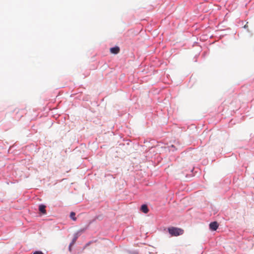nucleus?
<instances>
[{"label": "nucleus", "instance_id": "4", "mask_svg": "<svg viewBox=\"0 0 254 254\" xmlns=\"http://www.w3.org/2000/svg\"><path fill=\"white\" fill-rule=\"evenodd\" d=\"M39 211L43 214H45L46 213V206L44 205H40L39 207Z\"/></svg>", "mask_w": 254, "mask_h": 254}, {"label": "nucleus", "instance_id": "3", "mask_svg": "<svg viewBox=\"0 0 254 254\" xmlns=\"http://www.w3.org/2000/svg\"><path fill=\"white\" fill-rule=\"evenodd\" d=\"M218 227V224L217 222H213L210 223L209 228L212 231L216 230Z\"/></svg>", "mask_w": 254, "mask_h": 254}, {"label": "nucleus", "instance_id": "6", "mask_svg": "<svg viewBox=\"0 0 254 254\" xmlns=\"http://www.w3.org/2000/svg\"><path fill=\"white\" fill-rule=\"evenodd\" d=\"M70 217L73 221H75L76 220V218L75 217V213L73 212H71L70 214Z\"/></svg>", "mask_w": 254, "mask_h": 254}, {"label": "nucleus", "instance_id": "2", "mask_svg": "<svg viewBox=\"0 0 254 254\" xmlns=\"http://www.w3.org/2000/svg\"><path fill=\"white\" fill-rule=\"evenodd\" d=\"M110 51L112 54H117L120 52V49L118 46H116L113 48H111Z\"/></svg>", "mask_w": 254, "mask_h": 254}, {"label": "nucleus", "instance_id": "1", "mask_svg": "<svg viewBox=\"0 0 254 254\" xmlns=\"http://www.w3.org/2000/svg\"><path fill=\"white\" fill-rule=\"evenodd\" d=\"M168 232L171 236H178L184 233L183 229L174 227L168 228Z\"/></svg>", "mask_w": 254, "mask_h": 254}, {"label": "nucleus", "instance_id": "5", "mask_svg": "<svg viewBox=\"0 0 254 254\" xmlns=\"http://www.w3.org/2000/svg\"><path fill=\"white\" fill-rule=\"evenodd\" d=\"M141 210L144 213H147L149 211L147 206L145 204H143L141 206Z\"/></svg>", "mask_w": 254, "mask_h": 254}, {"label": "nucleus", "instance_id": "7", "mask_svg": "<svg viewBox=\"0 0 254 254\" xmlns=\"http://www.w3.org/2000/svg\"><path fill=\"white\" fill-rule=\"evenodd\" d=\"M74 243V241H73L71 244H70V245L69 246L68 249L70 252L71 251V247H72V245H73Z\"/></svg>", "mask_w": 254, "mask_h": 254}, {"label": "nucleus", "instance_id": "9", "mask_svg": "<svg viewBox=\"0 0 254 254\" xmlns=\"http://www.w3.org/2000/svg\"><path fill=\"white\" fill-rule=\"evenodd\" d=\"M248 27V26H247V25H245V26H244V27H245V28H246V27Z\"/></svg>", "mask_w": 254, "mask_h": 254}, {"label": "nucleus", "instance_id": "8", "mask_svg": "<svg viewBox=\"0 0 254 254\" xmlns=\"http://www.w3.org/2000/svg\"><path fill=\"white\" fill-rule=\"evenodd\" d=\"M33 254H44L41 251H36Z\"/></svg>", "mask_w": 254, "mask_h": 254}]
</instances>
